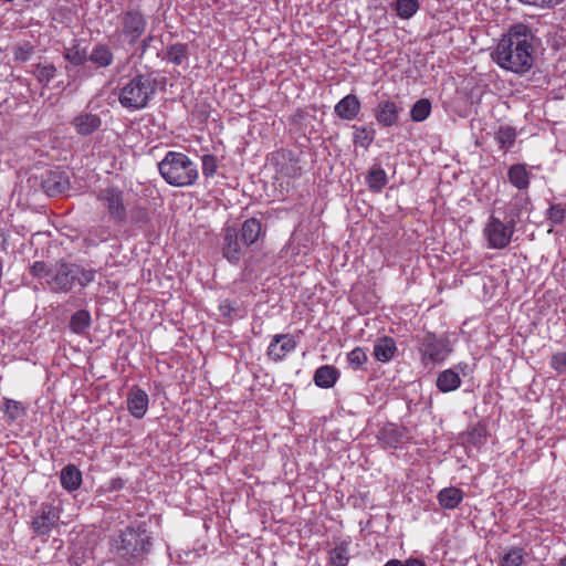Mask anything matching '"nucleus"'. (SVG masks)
<instances>
[{
    "label": "nucleus",
    "mask_w": 566,
    "mask_h": 566,
    "mask_svg": "<svg viewBox=\"0 0 566 566\" xmlns=\"http://www.w3.org/2000/svg\"><path fill=\"white\" fill-rule=\"evenodd\" d=\"M347 360L352 369L358 370L367 361V355L360 347H356L347 354Z\"/></svg>",
    "instance_id": "nucleus-38"
},
{
    "label": "nucleus",
    "mask_w": 566,
    "mask_h": 566,
    "mask_svg": "<svg viewBox=\"0 0 566 566\" xmlns=\"http://www.w3.org/2000/svg\"><path fill=\"white\" fill-rule=\"evenodd\" d=\"M102 119L92 113H81L72 119V126L78 135L88 136L99 129Z\"/></svg>",
    "instance_id": "nucleus-17"
},
{
    "label": "nucleus",
    "mask_w": 566,
    "mask_h": 566,
    "mask_svg": "<svg viewBox=\"0 0 566 566\" xmlns=\"http://www.w3.org/2000/svg\"><path fill=\"white\" fill-rule=\"evenodd\" d=\"M551 366L559 375L566 373V353L559 352L552 356Z\"/></svg>",
    "instance_id": "nucleus-42"
},
{
    "label": "nucleus",
    "mask_w": 566,
    "mask_h": 566,
    "mask_svg": "<svg viewBox=\"0 0 566 566\" xmlns=\"http://www.w3.org/2000/svg\"><path fill=\"white\" fill-rule=\"evenodd\" d=\"M439 504L447 510L455 509L463 500V492L461 489L455 486H449L442 489L438 493Z\"/></svg>",
    "instance_id": "nucleus-24"
},
{
    "label": "nucleus",
    "mask_w": 566,
    "mask_h": 566,
    "mask_svg": "<svg viewBox=\"0 0 566 566\" xmlns=\"http://www.w3.org/2000/svg\"><path fill=\"white\" fill-rule=\"evenodd\" d=\"M146 27L147 21L140 11L130 9L123 13L122 28L126 35H142L146 31Z\"/></svg>",
    "instance_id": "nucleus-13"
},
{
    "label": "nucleus",
    "mask_w": 566,
    "mask_h": 566,
    "mask_svg": "<svg viewBox=\"0 0 566 566\" xmlns=\"http://www.w3.org/2000/svg\"><path fill=\"white\" fill-rule=\"evenodd\" d=\"M60 481L65 490L76 491L82 483V473L75 465L69 464L62 469Z\"/></svg>",
    "instance_id": "nucleus-23"
},
{
    "label": "nucleus",
    "mask_w": 566,
    "mask_h": 566,
    "mask_svg": "<svg viewBox=\"0 0 566 566\" xmlns=\"http://www.w3.org/2000/svg\"><path fill=\"white\" fill-rule=\"evenodd\" d=\"M261 223L259 220L251 218L242 223L240 234L243 245L249 247L255 243L261 234Z\"/></svg>",
    "instance_id": "nucleus-25"
},
{
    "label": "nucleus",
    "mask_w": 566,
    "mask_h": 566,
    "mask_svg": "<svg viewBox=\"0 0 566 566\" xmlns=\"http://www.w3.org/2000/svg\"><path fill=\"white\" fill-rule=\"evenodd\" d=\"M296 346L297 340L293 335L276 334L272 337L266 354L271 360L281 361L289 353L293 352Z\"/></svg>",
    "instance_id": "nucleus-10"
},
{
    "label": "nucleus",
    "mask_w": 566,
    "mask_h": 566,
    "mask_svg": "<svg viewBox=\"0 0 566 566\" xmlns=\"http://www.w3.org/2000/svg\"><path fill=\"white\" fill-rule=\"evenodd\" d=\"M31 273L38 279H44L51 275V270L46 263L36 261L31 268Z\"/></svg>",
    "instance_id": "nucleus-43"
},
{
    "label": "nucleus",
    "mask_w": 566,
    "mask_h": 566,
    "mask_svg": "<svg viewBox=\"0 0 566 566\" xmlns=\"http://www.w3.org/2000/svg\"><path fill=\"white\" fill-rule=\"evenodd\" d=\"M157 81L148 74H138L119 87V104L128 111H138L147 106L155 94Z\"/></svg>",
    "instance_id": "nucleus-4"
},
{
    "label": "nucleus",
    "mask_w": 566,
    "mask_h": 566,
    "mask_svg": "<svg viewBox=\"0 0 566 566\" xmlns=\"http://www.w3.org/2000/svg\"><path fill=\"white\" fill-rule=\"evenodd\" d=\"M42 187L50 196H59L69 189V180L60 172H49L43 180Z\"/></svg>",
    "instance_id": "nucleus-20"
},
{
    "label": "nucleus",
    "mask_w": 566,
    "mask_h": 566,
    "mask_svg": "<svg viewBox=\"0 0 566 566\" xmlns=\"http://www.w3.org/2000/svg\"><path fill=\"white\" fill-rule=\"evenodd\" d=\"M128 193L117 186H108L97 192L96 199L115 224H125L128 220Z\"/></svg>",
    "instance_id": "nucleus-5"
},
{
    "label": "nucleus",
    "mask_w": 566,
    "mask_h": 566,
    "mask_svg": "<svg viewBox=\"0 0 566 566\" xmlns=\"http://www.w3.org/2000/svg\"><path fill=\"white\" fill-rule=\"evenodd\" d=\"M164 60L174 63L176 65H181L187 63L188 61V51L187 46L184 44H172L169 46L163 57Z\"/></svg>",
    "instance_id": "nucleus-29"
},
{
    "label": "nucleus",
    "mask_w": 566,
    "mask_h": 566,
    "mask_svg": "<svg viewBox=\"0 0 566 566\" xmlns=\"http://www.w3.org/2000/svg\"><path fill=\"white\" fill-rule=\"evenodd\" d=\"M366 182L371 191L380 192L388 182L387 174L380 166L374 165L366 176Z\"/></svg>",
    "instance_id": "nucleus-26"
},
{
    "label": "nucleus",
    "mask_w": 566,
    "mask_h": 566,
    "mask_svg": "<svg viewBox=\"0 0 566 566\" xmlns=\"http://www.w3.org/2000/svg\"><path fill=\"white\" fill-rule=\"evenodd\" d=\"M400 108L398 105L389 99L380 101L375 111V118L382 127H390L398 120Z\"/></svg>",
    "instance_id": "nucleus-14"
},
{
    "label": "nucleus",
    "mask_w": 566,
    "mask_h": 566,
    "mask_svg": "<svg viewBox=\"0 0 566 566\" xmlns=\"http://www.w3.org/2000/svg\"><path fill=\"white\" fill-rule=\"evenodd\" d=\"M74 284L77 283L81 286H86L95 279V271L92 269H84L78 265H74Z\"/></svg>",
    "instance_id": "nucleus-36"
},
{
    "label": "nucleus",
    "mask_w": 566,
    "mask_h": 566,
    "mask_svg": "<svg viewBox=\"0 0 566 566\" xmlns=\"http://www.w3.org/2000/svg\"><path fill=\"white\" fill-rule=\"evenodd\" d=\"M7 412L11 419H17L24 413V408L18 401L9 400L6 405Z\"/></svg>",
    "instance_id": "nucleus-44"
},
{
    "label": "nucleus",
    "mask_w": 566,
    "mask_h": 566,
    "mask_svg": "<svg viewBox=\"0 0 566 566\" xmlns=\"http://www.w3.org/2000/svg\"><path fill=\"white\" fill-rule=\"evenodd\" d=\"M510 184L520 191L526 190L531 184V174L526 164H514L507 170Z\"/></svg>",
    "instance_id": "nucleus-18"
},
{
    "label": "nucleus",
    "mask_w": 566,
    "mask_h": 566,
    "mask_svg": "<svg viewBox=\"0 0 566 566\" xmlns=\"http://www.w3.org/2000/svg\"><path fill=\"white\" fill-rule=\"evenodd\" d=\"M339 377V371L332 365H324L318 367L314 373V384L324 389L332 388Z\"/></svg>",
    "instance_id": "nucleus-21"
},
{
    "label": "nucleus",
    "mask_w": 566,
    "mask_h": 566,
    "mask_svg": "<svg viewBox=\"0 0 566 566\" xmlns=\"http://www.w3.org/2000/svg\"><path fill=\"white\" fill-rule=\"evenodd\" d=\"M33 53V46L29 43H24L21 46H18L14 51V56L17 60L24 62L28 61Z\"/></svg>",
    "instance_id": "nucleus-45"
},
{
    "label": "nucleus",
    "mask_w": 566,
    "mask_h": 566,
    "mask_svg": "<svg viewBox=\"0 0 566 566\" xmlns=\"http://www.w3.org/2000/svg\"><path fill=\"white\" fill-rule=\"evenodd\" d=\"M218 169V160L213 155H205L202 157V172L205 177H213Z\"/></svg>",
    "instance_id": "nucleus-40"
},
{
    "label": "nucleus",
    "mask_w": 566,
    "mask_h": 566,
    "mask_svg": "<svg viewBox=\"0 0 566 566\" xmlns=\"http://www.w3.org/2000/svg\"><path fill=\"white\" fill-rule=\"evenodd\" d=\"M557 566H566V555L558 560Z\"/></svg>",
    "instance_id": "nucleus-51"
},
{
    "label": "nucleus",
    "mask_w": 566,
    "mask_h": 566,
    "mask_svg": "<svg viewBox=\"0 0 566 566\" xmlns=\"http://www.w3.org/2000/svg\"><path fill=\"white\" fill-rule=\"evenodd\" d=\"M221 253L230 263L238 264L242 256L243 243L239 239V231L234 226L222 229Z\"/></svg>",
    "instance_id": "nucleus-9"
},
{
    "label": "nucleus",
    "mask_w": 566,
    "mask_h": 566,
    "mask_svg": "<svg viewBox=\"0 0 566 566\" xmlns=\"http://www.w3.org/2000/svg\"><path fill=\"white\" fill-rule=\"evenodd\" d=\"M405 566H426L424 562L418 558H409L405 560Z\"/></svg>",
    "instance_id": "nucleus-48"
},
{
    "label": "nucleus",
    "mask_w": 566,
    "mask_h": 566,
    "mask_svg": "<svg viewBox=\"0 0 566 566\" xmlns=\"http://www.w3.org/2000/svg\"><path fill=\"white\" fill-rule=\"evenodd\" d=\"M419 352L422 365L433 367L446 360L451 353V347L447 338L427 334L420 343Z\"/></svg>",
    "instance_id": "nucleus-7"
},
{
    "label": "nucleus",
    "mask_w": 566,
    "mask_h": 566,
    "mask_svg": "<svg viewBox=\"0 0 566 566\" xmlns=\"http://www.w3.org/2000/svg\"><path fill=\"white\" fill-rule=\"evenodd\" d=\"M462 380L457 370L448 368L439 373L436 386L439 391L447 394L460 388Z\"/></svg>",
    "instance_id": "nucleus-19"
},
{
    "label": "nucleus",
    "mask_w": 566,
    "mask_h": 566,
    "mask_svg": "<svg viewBox=\"0 0 566 566\" xmlns=\"http://www.w3.org/2000/svg\"><path fill=\"white\" fill-rule=\"evenodd\" d=\"M158 170L163 179L174 187L192 186L199 176L197 164L186 154L174 150L158 163Z\"/></svg>",
    "instance_id": "nucleus-2"
},
{
    "label": "nucleus",
    "mask_w": 566,
    "mask_h": 566,
    "mask_svg": "<svg viewBox=\"0 0 566 566\" xmlns=\"http://www.w3.org/2000/svg\"><path fill=\"white\" fill-rule=\"evenodd\" d=\"M419 8V0H395L391 4L392 11H395L400 19L412 18L418 12Z\"/></svg>",
    "instance_id": "nucleus-27"
},
{
    "label": "nucleus",
    "mask_w": 566,
    "mask_h": 566,
    "mask_svg": "<svg viewBox=\"0 0 566 566\" xmlns=\"http://www.w3.org/2000/svg\"><path fill=\"white\" fill-rule=\"evenodd\" d=\"M74 265L60 264L48 283L55 291H69L74 286Z\"/></svg>",
    "instance_id": "nucleus-12"
},
{
    "label": "nucleus",
    "mask_w": 566,
    "mask_h": 566,
    "mask_svg": "<svg viewBox=\"0 0 566 566\" xmlns=\"http://www.w3.org/2000/svg\"><path fill=\"white\" fill-rule=\"evenodd\" d=\"M541 18L531 17L524 22L513 23L503 35H535L537 33H545L551 35V31H544Z\"/></svg>",
    "instance_id": "nucleus-16"
},
{
    "label": "nucleus",
    "mask_w": 566,
    "mask_h": 566,
    "mask_svg": "<svg viewBox=\"0 0 566 566\" xmlns=\"http://www.w3.org/2000/svg\"><path fill=\"white\" fill-rule=\"evenodd\" d=\"M396 352L397 346L394 338L389 336H382L375 340L374 356L378 361H389L395 356Z\"/></svg>",
    "instance_id": "nucleus-22"
},
{
    "label": "nucleus",
    "mask_w": 566,
    "mask_h": 566,
    "mask_svg": "<svg viewBox=\"0 0 566 566\" xmlns=\"http://www.w3.org/2000/svg\"><path fill=\"white\" fill-rule=\"evenodd\" d=\"M548 219L554 223H562L566 218V208L560 205H552L547 211Z\"/></svg>",
    "instance_id": "nucleus-41"
},
{
    "label": "nucleus",
    "mask_w": 566,
    "mask_h": 566,
    "mask_svg": "<svg viewBox=\"0 0 566 566\" xmlns=\"http://www.w3.org/2000/svg\"><path fill=\"white\" fill-rule=\"evenodd\" d=\"M91 323V315L85 310L75 312L70 321V328L76 334L83 333Z\"/></svg>",
    "instance_id": "nucleus-32"
},
{
    "label": "nucleus",
    "mask_w": 566,
    "mask_h": 566,
    "mask_svg": "<svg viewBox=\"0 0 566 566\" xmlns=\"http://www.w3.org/2000/svg\"><path fill=\"white\" fill-rule=\"evenodd\" d=\"M516 221L513 217L501 218L491 214L483 228V237L490 249H505L510 245L512 237L515 233Z\"/></svg>",
    "instance_id": "nucleus-6"
},
{
    "label": "nucleus",
    "mask_w": 566,
    "mask_h": 566,
    "mask_svg": "<svg viewBox=\"0 0 566 566\" xmlns=\"http://www.w3.org/2000/svg\"><path fill=\"white\" fill-rule=\"evenodd\" d=\"M3 2H13L14 0H2Z\"/></svg>",
    "instance_id": "nucleus-53"
},
{
    "label": "nucleus",
    "mask_w": 566,
    "mask_h": 566,
    "mask_svg": "<svg viewBox=\"0 0 566 566\" xmlns=\"http://www.w3.org/2000/svg\"><path fill=\"white\" fill-rule=\"evenodd\" d=\"M126 405L128 412L134 418L142 419L148 411L149 396L138 386H133L127 394Z\"/></svg>",
    "instance_id": "nucleus-11"
},
{
    "label": "nucleus",
    "mask_w": 566,
    "mask_h": 566,
    "mask_svg": "<svg viewBox=\"0 0 566 566\" xmlns=\"http://www.w3.org/2000/svg\"><path fill=\"white\" fill-rule=\"evenodd\" d=\"M431 113V103L427 98H421L417 101L410 111V116L413 122H422Z\"/></svg>",
    "instance_id": "nucleus-34"
},
{
    "label": "nucleus",
    "mask_w": 566,
    "mask_h": 566,
    "mask_svg": "<svg viewBox=\"0 0 566 566\" xmlns=\"http://www.w3.org/2000/svg\"><path fill=\"white\" fill-rule=\"evenodd\" d=\"M227 307H229V305H228V304H227V305H221V307H220V308H221L222 313H226V312H224V310H226Z\"/></svg>",
    "instance_id": "nucleus-52"
},
{
    "label": "nucleus",
    "mask_w": 566,
    "mask_h": 566,
    "mask_svg": "<svg viewBox=\"0 0 566 566\" xmlns=\"http://www.w3.org/2000/svg\"><path fill=\"white\" fill-rule=\"evenodd\" d=\"M384 566H405V562L399 559H390Z\"/></svg>",
    "instance_id": "nucleus-50"
},
{
    "label": "nucleus",
    "mask_w": 566,
    "mask_h": 566,
    "mask_svg": "<svg viewBox=\"0 0 566 566\" xmlns=\"http://www.w3.org/2000/svg\"><path fill=\"white\" fill-rule=\"evenodd\" d=\"M516 130L512 126H501L496 133V142L502 150H509L515 143Z\"/></svg>",
    "instance_id": "nucleus-30"
},
{
    "label": "nucleus",
    "mask_w": 566,
    "mask_h": 566,
    "mask_svg": "<svg viewBox=\"0 0 566 566\" xmlns=\"http://www.w3.org/2000/svg\"><path fill=\"white\" fill-rule=\"evenodd\" d=\"M54 72H55V69L53 66H45L40 71L39 77L41 81H43V80L50 81V78H52L54 76Z\"/></svg>",
    "instance_id": "nucleus-47"
},
{
    "label": "nucleus",
    "mask_w": 566,
    "mask_h": 566,
    "mask_svg": "<svg viewBox=\"0 0 566 566\" xmlns=\"http://www.w3.org/2000/svg\"><path fill=\"white\" fill-rule=\"evenodd\" d=\"M522 3L530 4V6H537L542 8H553L559 3H562L564 0H518Z\"/></svg>",
    "instance_id": "nucleus-46"
},
{
    "label": "nucleus",
    "mask_w": 566,
    "mask_h": 566,
    "mask_svg": "<svg viewBox=\"0 0 566 566\" xmlns=\"http://www.w3.org/2000/svg\"><path fill=\"white\" fill-rule=\"evenodd\" d=\"M492 59L504 70L525 73L533 65V46L525 38H501Z\"/></svg>",
    "instance_id": "nucleus-1"
},
{
    "label": "nucleus",
    "mask_w": 566,
    "mask_h": 566,
    "mask_svg": "<svg viewBox=\"0 0 566 566\" xmlns=\"http://www.w3.org/2000/svg\"><path fill=\"white\" fill-rule=\"evenodd\" d=\"M468 367L467 363H459L452 369L457 370L459 374L462 373L465 376Z\"/></svg>",
    "instance_id": "nucleus-49"
},
{
    "label": "nucleus",
    "mask_w": 566,
    "mask_h": 566,
    "mask_svg": "<svg viewBox=\"0 0 566 566\" xmlns=\"http://www.w3.org/2000/svg\"><path fill=\"white\" fill-rule=\"evenodd\" d=\"M90 59L99 66H107L112 63L113 55L108 49L101 46L91 52Z\"/></svg>",
    "instance_id": "nucleus-37"
},
{
    "label": "nucleus",
    "mask_w": 566,
    "mask_h": 566,
    "mask_svg": "<svg viewBox=\"0 0 566 566\" xmlns=\"http://www.w3.org/2000/svg\"><path fill=\"white\" fill-rule=\"evenodd\" d=\"M361 109L359 98L354 94L344 96L334 107V113L344 120H354Z\"/></svg>",
    "instance_id": "nucleus-15"
},
{
    "label": "nucleus",
    "mask_w": 566,
    "mask_h": 566,
    "mask_svg": "<svg viewBox=\"0 0 566 566\" xmlns=\"http://www.w3.org/2000/svg\"><path fill=\"white\" fill-rule=\"evenodd\" d=\"M525 558V552L522 547H512L500 558V566H522Z\"/></svg>",
    "instance_id": "nucleus-31"
},
{
    "label": "nucleus",
    "mask_w": 566,
    "mask_h": 566,
    "mask_svg": "<svg viewBox=\"0 0 566 566\" xmlns=\"http://www.w3.org/2000/svg\"><path fill=\"white\" fill-rule=\"evenodd\" d=\"M65 57L73 64L80 65L86 61V50H80L75 46L65 49Z\"/></svg>",
    "instance_id": "nucleus-39"
},
{
    "label": "nucleus",
    "mask_w": 566,
    "mask_h": 566,
    "mask_svg": "<svg viewBox=\"0 0 566 566\" xmlns=\"http://www.w3.org/2000/svg\"><path fill=\"white\" fill-rule=\"evenodd\" d=\"M375 130L373 128L361 126L355 127L354 143L368 148L370 144L374 142Z\"/></svg>",
    "instance_id": "nucleus-35"
},
{
    "label": "nucleus",
    "mask_w": 566,
    "mask_h": 566,
    "mask_svg": "<svg viewBox=\"0 0 566 566\" xmlns=\"http://www.w3.org/2000/svg\"><path fill=\"white\" fill-rule=\"evenodd\" d=\"M349 560L348 545L340 543L335 546L329 553L331 566H347Z\"/></svg>",
    "instance_id": "nucleus-33"
},
{
    "label": "nucleus",
    "mask_w": 566,
    "mask_h": 566,
    "mask_svg": "<svg viewBox=\"0 0 566 566\" xmlns=\"http://www.w3.org/2000/svg\"><path fill=\"white\" fill-rule=\"evenodd\" d=\"M147 530L140 525L127 527L113 539L115 554L130 563L138 562L149 552L151 542Z\"/></svg>",
    "instance_id": "nucleus-3"
},
{
    "label": "nucleus",
    "mask_w": 566,
    "mask_h": 566,
    "mask_svg": "<svg viewBox=\"0 0 566 566\" xmlns=\"http://www.w3.org/2000/svg\"><path fill=\"white\" fill-rule=\"evenodd\" d=\"M150 221L148 209L140 205L128 206V220L133 226L145 227Z\"/></svg>",
    "instance_id": "nucleus-28"
},
{
    "label": "nucleus",
    "mask_w": 566,
    "mask_h": 566,
    "mask_svg": "<svg viewBox=\"0 0 566 566\" xmlns=\"http://www.w3.org/2000/svg\"><path fill=\"white\" fill-rule=\"evenodd\" d=\"M62 509L54 503L44 502L34 513L31 520V530L38 536H49L57 527Z\"/></svg>",
    "instance_id": "nucleus-8"
}]
</instances>
